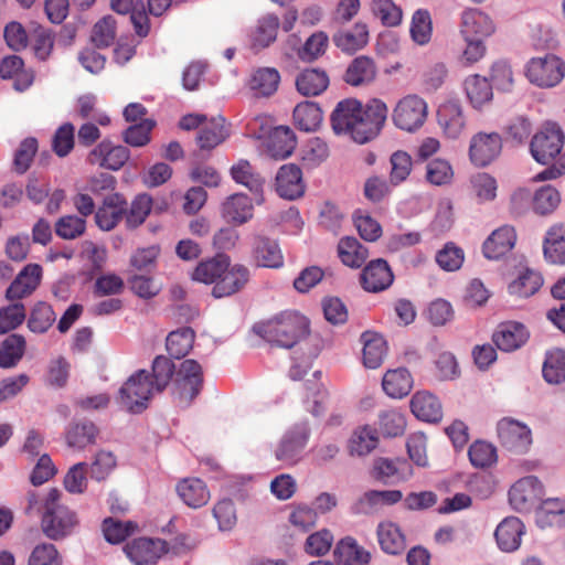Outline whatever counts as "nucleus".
<instances>
[{
    "mask_svg": "<svg viewBox=\"0 0 565 565\" xmlns=\"http://www.w3.org/2000/svg\"><path fill=\"white\" fill-rule=\"evenodd\" d=\"M159 245H151L136 249L130 256V266L137 271H151L160 256Z\"/></svg>",
    "mask_w": 565,
    "mask_h": 565,
    "instance_id": "338daca9",
    "label": "nucleus"
},
{
    "mask_svg": "<svg viewBox=\"0 0 565 565\" xmlns=\"http://www.w3.org/2000/svg\"><path fill=\"white\" fill-rule=\"evenodd\" d=\"M341 262L349 267L359 268L367 258V249L354 237H344L338 245Z\"/></svg>",
    "mask_w": 565,
    "mask_h": 565,
    "instance_id": "8fccbe9b",
    "label": "nucleus"
},
{
    "mask_svg": "<svg viewBox=\"0 0 565 565\" xmlns=\"http://www.w3.org/2000/svg\"><path fill=\"white\" fill-rule=\"evenodd\" d=\"M97 433V427L90 422L74 423L65 431V441L67 447L82 451L95 443Z\"/></svg>",
    "mask_w": 565,
    "mask_h": 565,
    "instance_id": "4c0bfd02",
    "label": "nucleus"
},
{
    "mask_svg": "<svg viewBox=\"0 0 565 565\" xmlns=\"http://www.w3.org/2000/svg\"><path fill=\"white\" fill-rule=\"evenodd\" d=\"M376 76L373 61L366 56L356 57L348 67L344 79L351 86H362L372 83Z\"/></svg>",
    "mask_w": 565,
    "mask_h": 565,
    "instance_id": "79ce46f5",
    "label": "nucleus"
},
{
    "mask_svg": "<svg viewBox=\"0 0 565 565\" xmlns=\"http://www.w3.org/2000/svg\"><path fill=\"white\" fill-rule=\"evenodd\" d=\"M296 148L294 131L287 126L276 127L270 134L267 142V151L275 159L289 157Z\"/></svg>",
    "mask_w": 565,
    "mask_h": 565,
    "instance_id": "72a5a7b5",
    "label": "nucleus"
},
{
    "mask_svg": "<svg viewBox=\"0 0 565 565\" xmlns=\"http://www.w3.org/2000/svg\"><path fill=\"white\" fill-rule=\"evenodd\" d=\"M497 434L501 446L518 455L526 454L533 441L530 427L512 418L501 419Z\"/></svg>",
    "mask_w": 565,
    "mask_h": 565,
    "instance_id": "1a4fd4ad",
    "label": "nucleus"
},
{
    "mask_svg": "<svg viewBox=\"0 0 565 565\" xmlns=\"http://www.w3.org/2000/svg\"><path fill=\"white\" fill-rule=\"evenodd\" d=\"M328 85L327 74L316 68L305 70L296 79L297 89L303 96H317L324 92Z\"/></svg>",
    "mask_w": 565,
    "mask_h": 565,
    "instance_id": "c03bdc74",
    "label": "nucleus"
},
{
    "mask_svg": "<svg viewBox=\"0 0 565 565\" xmlns=\"http://www.w3.org/2000/svg\"><path fill=\"white\" fill-rule=\"evenodd\" d=\"M254 257L262 267L280 268L284 265V256L277 242L266 237H259L255 244Z\"/></svg>",
    "mask_w": 565,
    "mask_h": 565,
    "instance_id": "a19ab883",
    "label": "nucleus"
},
{
    "mask_svg": "<svg viewBox=\"0 0 565 565\" xmlns=\"http://www.w3.org/2000/svg\"><path fill=\"white\" fill-rule=\"evenodd\" d=\"M42 268L38 264L26 265L12 281L7 290V297L11 300L21 299L32 294L40 284Z\"/></svg>",
    "mask_w": 565,
    "mask_h": 565,
    "instance_id": "a878e982",
    "label": "nucleus"
},
{
    "mask_svg": "<svg viewBox=\"0 0 565 565\" xmlns=\"http://www.w3.org/2000/svg\"><path fill=\"white\" fill-rule=\"evenodd\" d=\"M543 486L535 476H527L515 481L509 490V503L518 512L530 511L541 500Z\"/></svg>",
    "mask_w": 565,
    "mask_h": 565,
    "instance_id": "9d476101",
    "label": "nucleus"
},
{
    "mask_svg": "<svg viewBox=\"0 0 565 565\" xmlns=\"http://www.w3.org/2000/svg\"><path fill=\"white\" fill-rule=\"evenodd\" d=\"M126 211L127 202L122 195H107L95 214L96 225L103 231H111L122 220Z\"/></svg>",
    "mask_w": 565,
    "mask_h": 565,
    "instance_id": "6ab92c4d",
    "label": "nucleus"
},
{
    "mask_svg": "<svg viewBox=\"0 0 565 565\" xmlns=\"http://www.w3.org/2000/svg\"><path fill=\"white\" fill-rule=\"evenodd\" d=\"M529 339L526 328L519 322L508 321L498 326L492 334L494 344L504 352L521 348Z\"/></svg>",
    "mask_w": 565,
    "mask_h": 565,
    "instance_id": "412c9836",
    "label": "nucleus"
},
{
    "mask_svg": "<svg viewBox=\"0 0 565 565\" xmlns=\"http://www.w3.org/2000/svg\"><path fill=\"white\" fill-rule=\"evenodd\" d=\"M230 174L237 184L247 188L254 193H259L263 189V178L255 171L249 161L245 159H239L234 163L230 169Z\"/></svg>",
    "mask_w": 565,
    "mask_h": 565,
    "instance_id": "a18cd8bd",
    "label": "nucleus"
},
{
    "mask_svg": "<svg viewBox=\"0 0 565 565\" xmlns=\"http://www.w3.org/2000/svg\"><path fill=\"white\" fill-rule=\"evenodd\" d=\"M412 376L406 369L390 370L382 381L384 392L393 398L406 396L412 390Z\"/></svg>",
    "mask_w": 565,
    "mask_h": 565,
    "instance_id": "37998d69",
    "label": "nucleus"
},
{
    "mask_svg": "<svg viewBox=\"0 0 565 565\" xmlns=\"http://www.w3.org/2000/svg\"><path fill=\"white\" fill-rule=\"evenodd\" d=\"M309 439V429L306 425H297L288 430L278 444L275 456L277 460L296 463Z\"/></svg>",
    "mask_w": 565,
    "mask_h": 565,
    "instance_id": "ddd939ff",
    "label": "nucleus"
},
{
    "mask_svg": "<svg viewBox=\"0 0 565 565\" xmlns=\"http://www.w3.org/2000/svg\"><path fill=\"white\" fill-rule=\"evenodd\" d=\"M156 392L151 375L145 370H139L121 386L119 398L122 406L129 412L140 413L147 407Z\"/></svg>",
    "mask_w": 565,
    "mask_h": 565,
    "instance_id": "39448f33",
    "label": "nucleus"
},
{
    "mask_svg": "<svg viewBox=\"0 0 565 565\" xmlns=\"http://www.w3.org/2000/svg\"><path fill=\"white\" fill-rule=\"evenodd\" d=\"M334 557L339 565H367L371 553L354 537L345 536L337 543Z\"/></svg>",
    "mask_w": 565,
    "mask_h": 565,
    "instance_id": "c85d7f7f",
    "label": "nucleus"
},
{
    "mask_svg": "<svg viewBox=\"0 0 565 565\" xmlns=\"http://www.w3.org/2000/svg\"><path fill=\"white\" fill-rule=\"evenodd\" d=\"M294 121L303 131H315L321 125L322 111L317 103H300L294 109Z\"/></svg>",
    "mask_w": 565,
    "mask_h": 565,
    "instance_id": "09e8293b",
    "label": "nucleus"
},
{
    "mask_svg": "<svg viewBox=\"0 0 565 565\" xmlns=\"http://www.w3.org/2000/svg\"><path fill=\"white\" fill-rule=\"evenodd\" d=\"M390 183L396 186L408 178L413 169L412 157L406 151H395L391 159Z\"/></svg>",
    "mask_w": 565,
    "mask_h": 565,
    "instance_id": "bf43d9fd",
    "label": "nucleus"
},
{
    "mask_svg": "<svg viewBox=\"0 0 565 565\" xmlns=\"http://www.w3.org/2000/svg\"><path fill=\"white\" fill-rule=\"evenodd\" d=\"M308 320L296 312H285L256 327L257 333L267 342L290 349L308 333Z\"/></svg>",
    "mask_w": 565,
    "mask_h": 565,
    "instance_id": "f03ea898",
    "label": "nucleus"
},
{
    "mask_svg": "<svg viewBox=\"0 0 565 565\" xmlns=\"http://www.w3.org/2000/svg\"><path fill=\"white\" fill-rule=\"evenodd\" d=\"M87 462H77L70 467L63 479L65 490L72 494H82L88 487Z\"/></svg>",
    "mask_w": 565,
    "mask_h": 565,
    "instance_id": "13d9d810",
    "label": "nucleus"
},
{
    "mask_svg": "<svg viewBox=\"0 0 565 565\" xmlns=\"http://www.w3.org/2000/svg\"><path fill=\"white\" fill-rule=\"evenodd\" d=\"M516 243L514 227L503 225L494 230L484 241L482 250L488 259H500L510 253Z\"/></svg>",
    "mask_w": 565,
    "mask_h": 565,
    "instance_id": "a211bd4d",
    "label": "nucleus"
},
{
    "mask_svg": "<svg viewBox=\"0 0 565 565\" xmlns=\"http://www.w3.org/2000/svg\"><path fill=\"white\" fill-rule=\"evenodd\" d=\"M565 135L556 122H546L532 138V157L542 164L557 158L564 147Z\"/></svg>",
    "mask_w": 565,
    "mask_h": 565,
    "instance_id": "423d86ee",
    "label": "nucleus"
},
{
    "mask_svg": "<svg viewBox=\"0 0 565 565\" xmlns=\"http://www.w3.org/2000/svg\"><path fill=\"white\" fill-rule=\"evenodd\" d=\"M488 47L482 38H457L454 44V57L463 67L472 66L487 54Z\"/></svg>",
    "mask_w": 565,
    "mask_h": 565,
    "instance_id": "5701e85b",
    "label": "nucleus"
},
{
    "mask_svg": "<svg viewBox=\"0 0 565 565\" xmlns=\"http://www.w3.org/2000/svg\"><path fill=\"white\" fill-rule=\"evenodd\" d=\"M361 279L366 291L379 292L392 285L394 276L387 262L379 258L363 269Z\"/></svg>",
    "mask_w": 565,
    "mask_h": 565,
    "instance_id": "4be33fe9",
    "label": "nucleus"
},
{
    "mask_svg": "<svg viewBox=\"0 0 565 565\" xmlns=\"http://www.w3.org/2000/svg\"><path fill=\"white\" fill-rule=\"evenodd\" d=\"M25 351V340L20 334L7 337L0 345V367L10 369L18 364Z\"/></svg>",
    "mask_w": 565,
    "mask_h": 565,
    "instance_id": "603ef678",
    "label": "nucleus"
},
{
    "mask_svg": "<svg viewBox=\"0 0 565 565\" xmlns=\"http://www.w3.org/2000/svg\"><path fill=\"white\" fill-rule=\"evenodd\" d=\"M376 535L382 551L386 554L397 555L406 547V539L402 529L391 520L379 523Z\"/></svg>",
    "mask_w": 565,
    "mask_h": 565,
    "instance_id": "cd10ccee",
    "label": "nucleus"
},
{
    "mask_svg": "<svg viewBox=\"0 0 565 565\" xmlns=\"http://www.w3.org/2000/svg\"><path fill=\"white\" fill-rule=\"evenodd\" d=\"M502 139L498 132L475 134L470 139L469 159L476 167H487L501 153Z\"/></svg>",
    "mask_w": 565,
    "mask_h": 565,
    "instance_id": "9b49d317",
    "label": "nucleus"
},
{
    "mask_svg": "<svg viewBox=\"0 0 565 565\" xmlns=\"http://www.w3.org/2000/svg\"><path fill=\"white\" fill-rule=\"evenodd\" d=\"M379 443L377 433L369 426L356 428L348 443V450L351 456H365L376 448Z\"/></svg>",
    "mask_w": 565,
    "mask_h": 565,
    "instance_id": "49530a36",
    "label": "nucleus"
},
{
    "mask_svg": "<svg viewBox=\"0 0 565 565\" xmlns=\"http://www.w3.org/2000/svg\"><path fill=\"white\" fill-rule=\"evenodd\" d=\"M14 51H28L39 60H45L52 51V38H4Z\"/></svg>",
    "mask_w": 565,
    "mask_h": 565,
    "instance_id": "de8ad7c7",
    "label": "nucleus"
},
{
    "mask_svg": "<svg viewBox=\"0 0 565 565\" xmlns=\"http://www.w3.org/2000/svg\"><path fill=\"white\" fill-rule=\"evenodd\" d=\"M465 93L473 109L482 110L493 99V87L486 76L469 75L463 82Z\"/></svg>",
    "mask_w": 565,
    "mask_h": 565,
    "instance_id": "393cba45",
    "label": "nucleus"
},
{
    "mask_svg": "<svg viewBox=\"0 0 565 565\" xmlns=\"http://www.w3.org/2000/svg\"><path fill=\"white\" fill-rule=\"evenodd\" d=\"M228 137L222 117H214L206 120L202 126L196 141L201 149L211 150L221 145Z\"/></svg>",
    "mask_w": 565,
    "mask_h": 565,
    "instance_id": "58836bf2",
    "label": "nucleus"
},
{
    "mask_svg": "<svg viewBox=\"0 0 565 565\" xmlns=\"http://www.w3.org/2000/svg\"><path fill=\"white\" fill-rule=\"evenodd\" d=\"M152 209V199L148 194H140L135 198L130 204L129 211H126V225L128 228L140 226L149 215Z\"/></svg>",
    "mask_w": 565,
    "mask_h": 565,
    "instance_id": "052dcab7",
    "label": "nucleus"
},
{
    "mask_svg": "<svg viewBox=\"0 0 565 565\" xmlns=\"http://www.w3.org/2000/svg\"><path fill=\"white\" fill-rule=\"evenodd\" d=\"M177 493L192 509L205 505L211 498L206 484L199 478H185L177 484Z\"/></svg>",
    "mask_w": 565,
    "mask_h": 565,
    "instance_id": "7c9ffc66",
    "label": "nucleus"
},
{
    "mask_svg": "<svg viewBox=\"0 0 565 565\" xmlns=\"http://www.w3.org/2000/svg\"><path fill=\"white\" fill-rule=\"evenodd\" d=\"M117 466L116 456L108 450H99L90 463V477L96 481H104Z\"/></svg>",
    "mask_w": 565,
    "mask_h": 565,
    "instance_id": "774afa93",
    "label": "nucleus"
},
{
    "mask_svg": "<svg viewBox=\"0 0 565 565\" xmlns=\"http://www.w3.org/2000/svg\"><path fill=\"white\" fill-rule=\"evenodd\" d=\"M525 76L537 87L552 88L563 81L565 63L554 54L532 57L525 65Z\"/></svg>",
    "mask_w": 565,
    "mask_h": 565,
    "instance_id": "20e7f679",
    "label": "nucleus"
},
{
    "mask_svg": "<svg viewBox=\"0 0 565 565\" xmlns=\"http://www.w3.org/2000/svg\"><path fill=\"white\" fill-rule=\"evenodd\" d=\"M469 459L477 468H487L497 462V449L492 444L478 440L469 447Z\"/></svg>",
    "mask_w": 565,
    "mask_h": 565,
    "instance_id": "69168bd1",
    "label": "nucleus"
},
{
    "mask_svg": "<svg viewBox=\"0 0 565 565\" xmlns=\"http://www.w3.org/2000/svg\"><path fill=\"white\" fill-rule=\"evenodd\" d=\"M228 267V258L224 255L202 260L192 273V279L205 285H216L217 280Z\"/></svg>",
    "mask_w": 565,
    "mask_h": 565,
    "instance_id": "c9c22d12",
    "label": "nucleus"
},
{
    "mask_svg": "<svg viewBox=\"0 0 565 565\" xmlns=\"http://www.w3.org/2000/svg\"><path fill=\"white\" fill-rule=\"evenodd\" d=\"M173 384L180 402L189 404L199 395L203 385L201 365L192 359L182 361L177 367Z\"/></svg>",
    "mask_w": 565,
    "mask_h": 565,
    "instance_id": "6e6552de",
    "label": "nucleus"
},
{
    "mask_svg": "<svg viewBox=\"0 0 565 565\" xmlns=\"http://www.w3.org/2000/svg\"><path fill=\"white\" fill-rule=\"evenodd\" d=\"M167 551V543L160 539L140 537L125 546V552L134 565H154Z\"/></svg>",
    "mask_w": 565,
    "mask_h": 565,
    "instance_id": "f8f14e48",
    "label": "nucleus"
},
{
    "mask_svg": "<svg viewBox=\"0 0 565 565\" xmlns=\"http://www.w3.org/2000/svg\"><path fill=\"white\" fill-rule=\"evenodd\" d=\"M55 319L56 316L51 306L45 302H39L31 311L28 327L32 332L44 333L49 330Z\"/></svg>",
    "mask_w": 565,
    "mask_h": 565,
    "instance_id": "0e129e2a",
    "label": "nucleus"
},
{
    "mask_svg": "<svg viewBox=\"0 0 565 565\" xmlns=\"http://www.w3.org/2000/svg\"><path fill=\"white\" fill-rule=\"evenodd\" d=\"M115 38H90V46L85 47L78 55L82 66L92 74H98L105 67L106 58L95 49H104L114 44Z\"/></svg>",
    "mask_w": 565,
    "mask_h": 565,
    "instance_id": "e433bc0d",
    "label": "nucleus"
},
{
    "mask_svg": "<svg viewBox=\"0 0 565 565\" xmlns=\"http://www.w3.org/2000/svg\"><path fill=\"white\" fill-rule=\"evenodd\" d=\"M276 191L279 196L295 200L305 193L302 172L296 164H284L276 175Z\"/></svg>",
    "mask_w": 565,
    "mask_h": 565,
    "instance_id": "f3484780",
    "label": "nucleus"
},
{
    "mask_svg": "<svg viewBox=\"0 0 565 565\" xmlns=\"http://www.w3.org/2000/svg\"><path fill=\"white\" fill-rule=\"evenodd\" d=\"M543 377L552 385L565 382V350L554 349L547 352L543 364Z\"/></svg>",
    "mask_w": 565,
    "mask_h": 565,
    "instance_id": "3c124183",
    "label": "nucleus"
},
{
    "mask_svg": "<svg viewBox=\"0 0 565 565\" xmlns=\"http://www.w3.org/2000/svg\"><path fill=\"white\" fill-rule=\"evenodd\" d=\"M438 126L449 139H458L466 129V117L461 106L454 102H447L439 106L437 111Z\"/></svg>",
    "mask_w": 565,
    "mask_h": 565,
    "instance_id": "2eb2a0df",
    "label": "nucleus"
},
{
    "mask_svg": "<svg viewBox=\"0 0 565 565\" xmlns=\"http://www.w3.org/2000/svg\"><path fill=\"white\" fill-rule=\"evenodd\" d=\"M194 342V331L184 327L172 331L167 337V350L172 358L180 359L185 356L192 349Z\"/></svg>",
    "mask_w": 565,
    "mask_h": 565,
    "instance_id": "5fc2aeb1",
    "label": "nucleus"
},
{
    "mask_svg": "<svg viewBox=\"0 0 565 565\" xmlns=\"http://www.w3.org/2000/svg\"><path fill=\"white\" fill-rule=\"evenodd\" d=\"M536 523L541 527L565 524V499L548 498L536 512Z\"/></svg>",
    "mask_w": 565,
    "mask_h": 565,
    "instance_id": "ea45409f",
    "label": "nucleus"
},
{
    "mask_svg": "<svg viewBox=\"0 0 565 565\" xmlns=\"http://www.w3.org/2000/svg\"><path fill=\"white\" fill-rule=\"evenodd\" d=\"M254 205L250 199L243 193L230 195L221 206L222 217L235 225H242L253 217Z\"/></svg>",
    "mask_w": 565,
    "mask_h": 565,
    "instance_id": "b1692460",
    "label": "nucleus"
},
{
    "mask_svg": "<svg viewBox=\"0 0 565 565\" xmlns=\"http://www.w3.org/2000/svg\"><path fill=\"white\" fill-rule=\"evenodd\" d=\"M561 202L558 191L552 185L540 188L533 196V209L541 215H546L556 210Z\"/></svg>",
    "mask_w": 565,
    "mask_h": 565,
    "instance_id": "e2e57ef3",
    "label": "nucleus"
},
{
    "mask_svg": "<svg viewBox=\"0 0 565 565\" xmlns=\"http://www.w3.org/2000/svg\"><path fill=\"white\" fill-rule=\"evenodd\" d=\"M361 343L363 344V364L366 369H377L384 362L387 353L386 341L382 335L366 331L361 335Z\"/></svg>",
    "mask_w": 565,
    "mask_h": 565,
    "instance_id": "2f4dec72",
    "label": "nucleus"
},
{
    "mask_svg": "<svg viewBox=\"0 0 565 565\" xmlns=\"http://www.w3.org/2000/svg\"><path fill=\"white\" fill-rule=\"evenodd\" d=\"M454 179L451 164L445 159H434L426 166V180L437 186L448 185Z\"/></svg>",
    "mask_w": 565,
    "mask_h": 565,
    "instance_id": "680f3d73",
    "label": "nucleus"
},
{
    "mask_svg": "<svg viewBox=\"0 0 565 565\" xmlns=\"http://www.w3.org/2000/svg\"><path fill=\"white\" fill-rule=\"evenodd\" d=\"M543 285V277L539 271L527 267L521 268L516 277L509 284L510 295L519 298L533 296Z\"/></svg>",
    "mask_w": 565,
    "mask_h": 565,
    "instance_id": "473e14b6",
    "label": "nucleus"
},
{
    "mask_svg": "<svg viewBox=\"0 0 565 565\" xmlns=\"http://www.w3.org/2000/svg\"><path fill=\"white\" fill-rule=\"evenodd\" d=\"M129 150L109 140L99 142L88 154V161L108 170H119L129 159Z\"/></svg>",
    "mask_w": 565,
    "mask_h": 565,
    "instance_id": "4468645a",
    "label": "nucleus"
},
{
    "mask_svg": "<svg viewBox=\"0 0 565 565\" xmlns=\"http://www.w3.org/2000/svg\"><path fill=\"white\" fill-rule=\"evenodd\" d=\"M388 109L380 99L371 100L365 108L353 98L340 102L331 115L334 134L348 135L358 143L373 139L383 127Z\"/></svg>",
    "mask_w": 565,
    "mask_h": 565,
    "instance_id": "f257e3e1",
    "label": "nucleus"
},
{
    "mask_svg": "<svg viewBox=\"0 0 565 565\" xmlns=\"http://www.w3.org/2000/svg\"><path fill=\"white\" fill-rule=\"evenodd\" d=\"M427 114L428 107L422 97L407 95L397 102L392 113V119L398 129L414 132L424 125Z\"/></svg>",
    "mask_w": 565,
    "mask_h": 565,
    "instance_id": "0eeeda50",
    "label": "nucleus"
},
{
    "mask_svg": "<svg viewBox=\"0 0 565 565\" xmlns=\"http://www.w3.org/2000/svg\"><path fill=\"white\" fill-rule=\"evenodd\" d=\"M248 280L249 270L246 266L239 264L231 266L228 264L227 269L224 270L216 285L213 286L212 295L215 298L230 297L241 291Z\"/></svg>",
    "mask_w": 565,
    "mask_h": 565,
    "instance_id": "dca6fc26",
    "label": "nucleus"
},
{
    "mask_svg": "<svg viewBox=\"0 0 565 565\" xmlns=\"http://www.w3.org/2000/svg\"><path fill=\"white\" fill-rule=\"evenodd\" d=\"M297 20V10L289 9L284 14V20L280 22L279 18L275 14H267L260 21L258 31L263 35H275L277 33L289 32Z\"/></svg>",
    "mask_w": 565,
    "mask_h": 565,
    "instance_id": "6e6d98bb",
    "label": "nucleus"
},
{
    "mask_svg": "<svg viewBox=\"0 0 565 565\" xmlns=\"http://www.w3.org/2000/svg\"><path fill=\"white\" fill-rule=\"evenodd\" d=\"M61 491L52 488L45 495L44 512L41 526L44 534L51 540H60L71 534L77 525L75 512L58 504Z\"/></svg>",
    "mask_w": 565,
    "mask_h": 565,
    "instance_id": "7ed1b4c3",
    "label": "nucleus"
},
{
    "mask_svg": "<svg viewBox=\"0 0 565 565\" xmlns=\"http://www.w3.org/2000/svg\"><path fill=\"white\" fill-rule=\"evenodd\" d=\"M543 255L550 264L565 265V224H554L546 231Z\"/></svg>",
    "mask_w": 565,
    "mask_h": 565,
    "instance_id": "bb28decb",
    "label": "nucleus"
},
{
    "mask_svg": "<svg viewBox=\"0 0 565 565\" xmlns=\"http://www.w3.org/2000/svg\"><path fill=\"white\" fill-rule=\"evenodd\" d=\"M280 75L274 67H259L255 70L248 81V87L256 96L273 95L279 85Z\"/></svg>",
    "mask_w": 565,
    "mask_h": 565,
    "instance_id": "f704fd0d",
    "label": "nucleus"
},
{
    "mask_svg": "<svg viewBox=\"0 0 565 565\" xmlns=\"http://www.w3.org/2000/svg\"><path fill=\"white\" fill-rule=\"evenodd\" d=\"M138 525L134 521H119L114 518H107L103 523L105 539L111 544H118L134 534Z\"/></svg>",
    "mask_w": 565,
    "mask_h": 565,
    "instance_id": "4d7b16f0",
    "label": "nucleus"
},
{
    "mask_svg": "<svg viewBox=\"0 0 565 565\" xmlns=\"http://www.w3.org/2000/svg\"><path fill=\"white\" fill-rule=\"evenodd\" d=\"M461 26V32L465 34L488 35L494 31L491 19L477 9L463 12Z\"/></svg>",
    "mask_w": 565,
    "mask_h": 565,
    "instance_id": "864d4df0",
    "label": "nucleus"
},
{
    "mask_svg": "<svg viewBox=\"0 0 565 565\" xmlns=\"http://www.w3.org/2000/svg\"><path fill=\"white\" fill-rule=\"evenodd\" d=\"M524 533L523 522L516 516H508L498 524L494 537L502 552L511 553L520 547Z\"/></svg>",
    "mask_w": 565,
    "mask_h": 565,
    "instance_id": "aec40b11",
    "label": "nucleus"
},
{
    "mask_svg": "<svg viewBox=\"0 0 565 565\" xmlns=\"http://www.w3.org/2000/svg\"><path fill=\"white\" fill-rule=\"evenodd\" d=\"M412 413L420 420L436 423L443 417L439 399L427 391L417 392L411 399Z\"/></svg>",
    "mask_w": 565,
    "mask_h": 565,
    "instance_id": "c756f323",
    "label": "nucleus"
}]
</instances>
